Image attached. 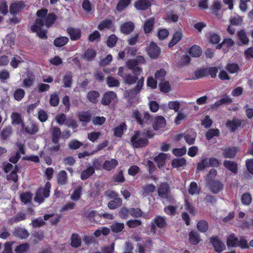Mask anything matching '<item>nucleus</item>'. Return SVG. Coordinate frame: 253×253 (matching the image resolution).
<instances>
[{
    "label": "nucleus",
    "instance_id": "nucleus-1",
    "mask_svg": "<svg viewBox=\"0 0 253 253\" xmlns=\"http://www.w3.org/2000/svg\"><path fill=\"white\" fill-rule=\"evenodd\" d=\"M47 12L46 9L38 10L37 12L38 18L31 27L32 31L36 32L38 36L42 39L46 38V31L42 30V27L44 26L48 28L54 23L56 18L54 14H47Z\"/></svg>",
    "mask_w": 253,
    "mask_h": 253
},
{
    "label": "nucleus",
    "instance_id": "nucleus-2",
    "mask_svg": "<svg viewBox=\"0 0 253 253\" xmlns=\"http://www.w3.org/2000/svg\"><path fill=\"white\" fill-rule=\"evenodd\" d=\"M130 143L133 147L140 148L147 145L148 141L145 137L144 133L136 131L131 137Z\"/></svg>",
    "mask_w": 253,
    "mask_h": 253
},
{
    "label": "nucleus",
    "instance_id": "nucleus-3",
    "mask_svg": "<svg viewBox=\"0 0 253 253\" xmlns=\"http://www.w3.org/2000/svg\"><path fill=\"white\" fill-rule=\"evenodd\" d=\"M124 80L126 83L129 84H133L137 80H138L136 86L131 91V93L133 95H137L139 93L143 85L144 79L143 77H142L138 80V77L136 76H132L130 75H126L125 77H124Z\"/></svg>",
    "mask_w": 253,
    "mask_h": 253
},
{
    "label": "nucleus",
    "instance_id": "nucleus-4",
    "mask_svg": "<svg viewBox=\"0 0 253 253\" xmlns=\"http://www.w3.org/2000/svg\"><path fill=\"white\" fill-rule=\"evenodd\" d=\"M134 239L137 242L138 253H145L147 250H150L153 246L152 240L149 238H142L139 235H136Z\"/></svg>",
    "mask_w": 253,
    "mask_h": 253
},
{
    "label": "nucleus",
    "instance_id": "nucleus-5",
    "mask_svg": "<svg viewBox=\"0 0 253 253\" xmlns=\"http://www.w3.org/2000/svg\"><path fill=\"white\" fill-rule=\"evenodd\" d=\"M50 187V182H47L44 188H41L37 192L35 201L39 203H42L44 198L48 197Z\"/></svg>",
    "mask_w": 253,
    "mask_h": 253
},
{
    "label": "nucleus",
    "instance_id": "nucleus-6",
    "mask_svg": "<svg viewBox=\"0 0 253 253\" xmlns=\"http://www.w3.org/2000/svg\"><path fill=\"white\" fill-rule=\"evenodd\" d=\"M132 117L135 119L137 122L140 125H142L144 123L148 122L151 118L148 113L144 112L142 114L137 110L133 111Z\"/></svg>",
    "mask_w": 253,
    "mask_h": 253
},
{
    "label": "nucleus",
    "instance_id": "nucleus-7",
    "mask_svg": "<svg viewBox=\"0 0 253 253\" xmlns=\"http://www.w3.org/2000/svg\"><path fill=\"white\" fill-rule=\"evenodd\" d=\"M55 120L57 123L60 125H62L65 124L68 126H71L73 128H76L77 126V125L74 121H66V116L62 113L57 114L55 117Z\"/></svg>",
    "mask_w": 253,
    "mask_h": 253
},
{
    "label": "nucleus",
    "instance_id": "nucleus-8",
    "mask_svg": "<svg viewBox=\"0 0 253 253\" xmlns=\"http://www.w3.org/2000/svg\"><path fill=\"white\" fill-rule=\"evenodd\" d=\"M149 56L153 59L157 58L161 53L160 48L154 42H151L147 50Z\"/></svg>",
    "mask_w": 253,
    "mask_h": 253
},
{
    "label": "nucleus",
    "instance_id": "nucleus-9",
    "mask_svg": "<svg viewBox=\"0 0 253 253\" xmlns=\"http://www.w3.org/2000/svg\"><path fill=\"white\" fill-rule=\"evenodd\" d=\"M210 241L217 253H220L225 250V245L217 237L211 238Z\"/></svg>",
    "mask_w": 253,
    "mask_h": 253
},
{
    "label": "nucleus",
    "instance_id": "nucleus-10",
    "mask_svg": "<svg viewBox=\"0 0 253 253\" xmlns=\"http://www.w3.org/2000/svg\"><path fill=\"white\" fill-rule=\"evenodd\" d=\"M117 98L116 94L113 91H108L105 93L102 99V103L105 105H109Z\"/></svg>",
    "mask_w": 253,
    "mask_h": 253
},
{
    "label": "nucleus",
    "instance_id": "nucleus-11",
    "mask_svg": "<svg viewBox=\"0 0 253 253\" xmlns=\"http://www.w3.org/2000/svg\"><path fill=\"white\" fill-rule=\"evenodd\" d=\"M166 125L165 119L162 116H157L155 118L153 122V127L155 130H159L164 128Z\"/></svg>",
    "mask_w": 253,
    "mask_h": 253
},
{
    "label": "nucleus",
    "instance_id": "nucleus-12",
    "mask_svg": "<svg viewBox=\"0 0 253 253\" xmlns=\"http://www.w3.org/2000/svg\"><path fill=\"white\" fill-rule=\"evenodd\" d=\"M169 187L168 184L162 183L158 189L159 196L163 198H169Z\"/></svg>",
    "mask_w": 253,
    "mask_h": 253
},
{
    "label": "nucleus",
    "instance_id": "nucleus-13",
    "mask_svg": "<svg viewBox=\"0 0 253 253\" xmlns=\"http://www.w3.org/2000/svg\"><path fill=\"white\" fill-rule=\"evenodd\" d=\"M24 6L25 4L23 1L14 2L10 6V12L13 14H17L19 12Z\"/></svg>",
    "mask_w": 253,
    "mask_h": 253
},
{
    "label": "nucleus",
    "instance_id": "nucleus-14",
    "mask_svg": "<svg viewBox=\"0 0 253 253\" xmlns=\"http://www.w3.org/2000/svg\"><path fill=\"white\" fill-rule=\"evenodd\" d=\"M242 121L236 118H234L231 120L227 122L226 126L231 129L232 131H234L238 127L241 125Z\"/></svg>",
    "mask_w": 253,
    "mask_h": 253
},
{
    "label": "nucleus",
    "instance_id": "nucleus-15",
    "mask_svg": "<svg viewBox=\"0 0 253 253\" xmlns=\"http://www.w3.org/2000/svg\"><path fill=\"white\" fill-rule=\"evenodd\" d=\"M237 152L236 147H227L223 149L222 154L225 158H232L235 156Z\"/></svg>",
    "mask_w": 253,
    "mask_h": 253
},
{
    "label": "nucleus",
    "instance_id": "nucleus-16",
    "mask_svg": "<svg viewBox=\"0 0 253 253\" xmlns=\"http://www.w3.org/2000/svg\"><path fill=\"white\" fill-rule=\"evenodd\" d=\"M168 158V154L162 153L155 157L154 161L157 163L158 167L161 168L165 164L166 160Z\"/></svg>",
    "mask_w": 253,
    "mask_h": 253
},
{
    "label": "nucleus",
    "instance_id": "nucleus-17",
    "mask_svg": "<svg viewBox=\"0 0 253 253\" xmlns=\"http://www.w3.org/2000/svg\"><path fill=\"white\" fill-rule=\"evenodd\" d=\"M67 32L72 40H77L81 37V33L79 29L69 28L67 29Z\"/></svg>",
    "mask_w": 253,
    "mask_h": 253
},
{
    "label": "nucleus",
    "instance_id": "nucleus-18",
    "mask_svg": "<svg viewBox=\"0 0 253 253\" xmlns=\"http://www.w3.org/2000/svg\"><path fill=\"white\" fill-rule=\"evenodd\" d=\"M224 166L232 172L236 174L237 172V164L234 162L226 160L223 162Z\"/></svg>",
    "mask_w": 253,
    "mask_h": 253
},
{
    "label": "nucleus",
    "instance_id": "nucleus-19",
    "mask_svg": "<svg viewBox=\"0 0 253 253\" xmlns=\"http://www.w3.org/2000/svg\"><path fill=\"white\" fill-rule=\"evenodd\" d=\"M57 180L58 184L61 185H65L67 183V175L65 170H61L57 174Z\"/></svg>",
    "mask_w": 253,
    "mask_h": 253
},
{
    "label": "nucleus",
    "instance_id": "nucleus-20",
    "mask_svg": "<svg viewBox=\"0 0 253 253\" xmlns=\"http://www.w3.org/2000/svg\"><path fill=\"white\" fill-rule=\"evenodd\" d=\"M134 28L132 22H128L124 23L121 26V32L124 34H128L131 32Z\"/></svg>",
    "mask_w": 253,
    "mask_h": 253
},
{
    "label": "nucleus",
    "instance_id": "nucleus-21",
    "mask_svg": "<svg viewBox=\"0 0 253 253\" xmlns=\"http://www.w3.org/2000/svg\"><path fill=\"white\" fill-rule=\"evenodd\" d=\"M118 161L114 159L106 161L103 164V168L107 170H110L118 165Z\"/></svg>",
    "mask_w": 253,
    "mask_h": 253
},
{
    "label": "nucleus",
    "instance_id": "nucleus-22",
    "mask_svg": "<svg viewBox=\"0 0 253 253\" xmlns=\"http://www.w3.org/2000/svg\"><path fill=\"white\" fill-rule=\"evenodd\" d=\"M85 216L90 221L96 222L100 215L98 214L95 211L88 210L85 212Z\"/></svg>",
    "mask_w": 253,
    "mask_h": 253
},
{
    "label": "nucleus",
    "instance_id": "nucleus-23",
    "mask_svg": "<svg viewBox=\"0 0 253 253\" xmlns=\"http://www.w3.org/2000/svg\"><path fill=\"white\" fill-rule=\"evenodd\" d=\"M13 234L15 236L21 239L27 238L29 235L26 230L20 228L16 229L13 232Z\"/></svg>",
    "mask_w": 253,
    "mask_h": 253
},
{
    "label": "nucleus",
    "instance_id": "nucleus-24",
    "mask_svg": "<svg viewBox=\"0 0 253 253\" xmlns=\"http://www.w3.org/2000/svg\"><path fill=\"white\" fill-rule=\"evenodd\" d=\"M135 7L139 10H145L150 6V3L147 0H139L135 4Z\"/></svg>",
    "mask_w": 253,
    "mask_h": 253
},
{
    "label": "nucleus",
    "instance_id": "nucleus-25",
    "mask_svg": "<svg viewBox=\"0 0 253 253\" xmlns=\"http://www.w3.org/2000/svg\"><path fill=\"white\" fill-rule=\"evenodd\" d=\"M184 138L189 145L193 144L195 140L196 133L192 131L186 132L184 134Z\"/></svg>",
    "mask_w": 253,
    "mask_h": 253
},
{
    "label": "nucleus",
    "instance_id": "nucleus-26",
    "mask_svg": "<svg viewBox=\"0 0 253 253\" xmlns=\"http://www.w3.org/2000/svg\"><path fill=\"white\" fill-rule=\"evenodd\" d=\"M222 188L223 184L219 181H214L210 185V190L214 193H217Z\"/></svg>",
    "mask_w": 253,
    "mask_h": 253
},
{
    "label": "nucleus",
    "instance_id": "nucleus-27",
    "mask_svg": "<svg viewBox=\"0 0 253 253\" xmlns=\"http://www.w3.org/2000/svg\"><path fill=\"white\" fill-rule=\"evenodd\" d=\"M182 37V33L181 31H176L173 34L171 41L169 43V46L171 47L176 44Z\"/></svg>",
    "mask_w": 253,
    "mask_h": 253
},
{
    "label": "nucleus",
    "instance_id": "nucleus-28",
    "mask_svg": "<svg viewBox=\"0 0 253 253\" xmlns=\"http://www.w3.org/2000/svg\"><path fill=\"white\" fill-rule=\"evenodd\" d=\"M232 102V99L227 95H224L219 100L216 101L212 105V107H216L224 104H229Z\"/></svg>",
    "mask_w": 253,
    "mask_h": 253
},
{
    "label": "nucleus",
    "instance_id": "nucleus-29",
    "mask_svg": "<svg viewBox=\"0 0 253 253\" xmlns=\"http://www.w3.org/2000/svg\"><path fill=\"white\" fill-rule=\"evenodd\" d=\"M155 22L154 18H151L144 23V30L145 33H150L153 28V25Z\"/></svg>",
    "mask_w": 253,
    "mask_h": 253
},
{
    "label": "nucleus",
    "instance_id": "nucleus-30",
    "mask_svg": "<svg viewBox=\"0 0 253 253\" xmlns=\"http://www.w3.org/2000/svg\"><path fill=\"white\" fill-rule=\"evenodd\" d=\"M69 41V39L66 37H60L55 39L54 44L57 47L65 45Z\"/></svg>",
    "mask_w": 253,
    "mask_h": 253
},
{
    "label": "nucleus",
    "instance_id": "nucleus-31",
    "mask_svg": "<svg viewBox=\"0 0 253 253\" xmlns=\"http://www.w3.org/2000/svg\"><path fill=\"white\" fill-rule=\"evenodd\" d=\"M155 186L153 184H148L144 186L142 190V195L144 197L146 196L150 193H153L155 190Z\"/></svg>",
    "mask_w": 253,
    "mask_h": 253
},
{
    "label": "nucleus",
    "instance_id": "nucleus-32",
    "mask_svg": "<svg viewBox=\"0 0 253 253\" xmlns=\"http://www.w3.org/2000/svg\"><path fill=\"white\" fill-rule=\"evenodd\" d=\"M99 96V93L96 91H89L87 95V98L89 101L93 103L97 102V98Z\"/></svg>",
    "mask_w": 253,
    "mask_h": 253
},
{
    "label": "nucleus",
    "instance_id": "nucleus-33",
    "mask_svg": "<svg viewBox=\"0 0 253 253\" xmlns=\"http://www.w3.org/2000/svg\"><path fill=\"white\" fill-rule=\"evenodd\" d=\"M52 133V140L55 143H57L61 135V131L59 128L53 127L51 128Z\"/></svg>",
    "mask_w": 253,
    "mask_h": 253
},
{
    "label": "nucleus",
    "instance_id": "nucleus-34",
    "mask_svg": "<svg viewBox=\"0 0 253 253\" xmlns=\"http://www.w3.org/2000/svg\"><path fill=\"white\" fill-rule=\"evenodd\" d=\"M94 172V169L92 167H89L86 169L84 170L81 175L82 180H85Z\"/></svg>",
    "mask_w": 253,
    "mask_h": 253
},
{
    "label": "nucleus",
    "instance_id": "nucleus-35",
    "mask_svg": "<svg viewBox=\"0 0 253 253\" xmlns=\"http://www.w3.org/2000/svg\"><path fill=\"white\" fill-rule=\"evenodd\" d=\"M189 240L190 243L193 245H197L200 241L199 234L194 231L189 233Z\"/></svg>",
    "mask_w": 253,
    "mask_h": 253
},
{
    "label": "nucleus",
    "instance_id": "nucleus-36",
    "mask_svg": "<svg viewBox=\"0 0 253 253\" xmlns=\"http://www.w3.org/2000/svg\"><path fill=\"white\" fill-rule=\"evenodd\" d=\"M186 161L184 158H177L174 159L171 163L173 168H178L186 165Z\"/></svg>",
    "mask_w": 253,
    "mask_h": 253
},
{
    "label": "nucleus",
    "instance_id": "nucleus-37",
    "mask_svg": "<svg viewBox=\"0 0 253 253\" xmlns=\"http://www.w3.org/2000/svg\"><path fill=\"white\" fill-rule=\"evenodd\" d=\"M18 146L19 147V150L17 152L15 157L14 158L10 157L9 159V161L14 164L18 162V160L20 158V154L24 153L23 146L22 145H18Z\"/></svg>",
    "mask_w": 253,
    "mask_h": 253
},
{
    "label": "nucleus",
    "instance_id": "nucleus-38",
    "mask_svg": "<svg viewBox=\"0 0 253 253\" xmlns=\"http://www.w3.org/2000/svg\"><path fill=\"white\" fill-rule=\"evenodd\" d=\"M238 239L234 235H230L227 240L228 246L235 247L238 245Z\"/></svg>",
    "mask_w": 253,
    "mask_h": 253
},
{
    "label": "nucleus",
    "instance_id": "nucleus-39",
    "mask_svg": "<svg viewBox=\"0 0 253 253\" xmlns=\"http://www.w3.org/2000/svg\"><path fill=\"white\" fill-rule=\"evenodd\" d=\"M96 56L95 51L92 49H88L84 55V58L87 61L92 60Z\"/></svg>",
    "mask_w": 253,
    "mask_h": 253
},
{
    "label": "nucleus",
    "instance_id": "nucleus-40",
    "mask_svg": "<svg viewBox=\"0 0 253 253\" xmlns=\"http://www.w3.org/2000/svg\"><path fill=\"white\" fill-rule=\"evenodd\" d=\"M82 188L81 186H78L71 195V198L72 200L77 201L80 198Z\"/></svg>",
    "mask_w": 253,
    "mask_h": 253
},
{
    "label": "nucleus",
    "instance_id": "nucleus-41",
    "mask_svg": "<svg viewBox=\"0 0 253 253\" xmlns=\"http://www.w3.org/2000/svg\"><path fill=\"white\" fill-rule=\"evenodd\" d=\"M72 75L68 73L64 76L62 82L65 87H70L72 83Z\"/></svg>",
    "mask_w": 253,
    "mask_h": 253
},
{
    "label": "nucleus",
    "instance_id": "nucleus-42",
    "mask_svg": "<svg viewBox=\"0 0 253 253\" xmlns=\"http://www.w3.org/2000/svg\"><path fill=\"white\" fill-rule=\"evenodd\" d=\"M202 53V51L199 46L194 45L189 50V54L193 57H198Z\"/></svg>",
    "mask_w": 253,
    "mask_h": 253
},
{
    "label": "nucleus",
    "instance_id": "nucleus-43",
    "mask_svg": "<svg viewBox=\"0 0 253 253\" xmlns=\"http://www.w3.org/2000/svg\"><path fill=\"white\" fill-rule=\"evenodd\" d=\"M110 231V229L107 227H101L94 232V235L96 237H99L101 234L106 236L109 234Z\"/></svg>",
    "mask_w": 253,
    "mask_h": 253
},
{
    "label": "nucleus",
    "instance_id": "nucleus-44",
    "mask_svg": "<svg viewBox=\"0 0 253 253\" xmlns=\"http://www.w3.org/2000/svg\"><path fill=\"white\" fill-rule=\"evenodd\" d=\"M78 118L81 122H88L90 119L91 115L87 112H82L79 114Z\"/></svg>",
    "mask_w": 253,
    "mask_h": 253
},
{
    "label": "nucleus",
    "instance_id": "nucleus-45",
    "mask_svg": "<svg viewBox=\"0 0 253 253\" xmlns=\"http://www.w3.org/2000/svg\"><path fill=\"white\" fill-rule=\"evenodd\" d=\"M112 22L110 20H106L102 22L98 27L100 30H106L112 28Z\"/></svg>",
    "mask_w": 253,
    "mask_h": 253
},
{
    "label": "nucleus",
    "instance_id": "nucleus-46",
    "mask_svg": "<svg viewBox=\"0 0 253 253\" xmlns=\"http://www.w3.org/2000/svg\"><path fill=\"white\" fill-rule=\"evenodd\" d=\"M125 129H126V125L122 124L114 128V135L117 137H121Z\"/></svg>",
    "mask_w": 253,
    "mask_h": 253
},
{
    "label": "nucleus",
    "instance_id": "nucleus-47",
    "mask_svg": "<svg viewBox=\"0 0 253 253\" xmlns=\"http://www.w3.org/2000/svg\"><path fill=\"white\" fill-rule=\"evenodd\" d=\"M81 244V239L77 234H73L71 237V245L73 247H78Z\"/></svg>",
    "mask_w": 253,
    "mask_h": 253
},
{
    "label": "nucleus",
    "instance_id": "nucleus-48",
    "mask_svg": "<svg viewBox=\"0 0 253 253\" xmlns=\"http://www.w3.org/2000/svg\"><path fill=\"white\" fill-rule=\"evenodd\" d=\"M238 37L240 42L244 44L249 42V39L246 35V33L243 30L239 31L238 33Z\"/></svg>",
    "mask_w": 253,
    "mask_h": 253
},
{
    "label": "nucleus",
    "instance_id": "nucleus-49",
    "mask_svg": "<svg viewBox=\"0 0 253 253\" xmlns=\"http://www.w3.org/2000/svg\"><path fill=\"white\" fill-rule=\"evenodd\" d=\"M82 7L86 13L92 12L93 9L92 5L88 0H84L82 3Z\"/></svg>",
    "mask_w": 253,
    "mask_h": 253
},
{
    "label": "nucleus",
    "instance_id": "nucleus-50",
    "mask_svg": "<svg viewBox=\"0 0 253 253\" xmlns=\"http://www.w3.org/2000/svg\"><path fill=\"white\" fill-rule=\"evenodd\" d=\"M11 118L13 125H19L22 123L21 115L17 113H13L11 115Z\"/></svg>",
    "mask_w": 253,
    "mask_h": 253
},
{
    "label": "nucleus",
    "instance_id": "nucleus-51",
    "mask_svg": "<svg viewBox=\"0 0 253 253\" xmlns=\"http://www.w3.org/2000/svg\"><path fill=\"white\" fill-rule=\"evenodd\" d=\"M198 229L202 232H206L208 229V224L205 220H201L199 221L197 225Z\"/></svg>",
    "mask_w": 253,
    "mask_h": 253
},
{
    "label": "nucleus",
    "instance_id": "nucleus-52",
    "mask_svg": "<svg viewBox=\"0 0 253 253\" xmlns=\"http://www.w3.org/2000/svg\"><path fill=\"white\" fill-rule=\"evenodd\" d=\"M26 131L30 134H34L38 132V127L35 123H31L26 128Z\"/></svg>",
    "mask_w": 253,
    "mask_h": 253
},
{
    "label": "nucleus",
    "instance_id": "nucleus-53",
    "mask_svg": "<svg viewBox=\"0 0 253 253\" xmlns=\"http://www.w3.org/2000/svg\"><path fill=\"white\" fill-rule=\"evenodd\" d=\"M130 2V0H120L117 6V10L122 11L129 4Z\"/></svg>",
    "mask_w": 253,
    "mask_h": 253
},
{
    "label": "nucleus",
    "instance_id": "nucleus-54",
    "mask_svg": "<svg viewBox=\"0 0 253 253\" xmlns=\"http://www.w3.org/2000/svg\"><path fill=\"white\" fill-rule=\"evenodd\" d=\"M199 189L195 182H192L188 189V192L191 195H194L199 193Z\"/></svg>",
    "mask_w": 253,
    "mask_h": 253
},
{
    "label": "nucleus",
    "instance_id": "nucleus-55",
    "mask_svg": "<svg viewBox=\"0 0 253 253\" xmlns=\"http://www.w3.org/2000/svg\"><path fill=\"white\" fill-rule=\"evenodd\" d=\"M122 204V200L120 198H116L108 203V207L110 209H114L119 207Z\"/></svg>",
    "mask_w": 253,
    "mask_h": 253
},
{
    "label": "nucleus",
    "instance_id": "nucleus-56",
    "mask_svg": "<svg viewBox=\"0 0 253 253\" xmlns=\"http://www.w3.org/2000/svg\"><path fill=\"white\" fill-rule=\"evenodd\" d=\"M18 171V169L17 167L14 169L12 171L11 173L8 175H7V178L8 180H11L14 182H16L18 180V175L17 173Z\"/></svg>",
    "mask_w": 253,
    "mask_h": 253
},
{
    "label": "nucleus",
    "instance_id": "nucleus-57",
    "mask_svg": "<svg viewBox=\"0 0 253 253\" xmlns=\"http://www.w3.org/2000/svg\"><path fill=\"white\" fill-rule=\"evenodd\" d=\"M154 222L159 228H163L166 225V222L164 218L161 216H156Z\"/></svg>",
    "mask_w": 253,
    "mask_h": 253
},
{
    "label": "nucleus",
    "instance_id": "nucleus-58",
    "mask_svg": "<svg viewBox=\"0 0 253 253\" xmlns=\"http://www.w3.org/2000/svg\"><path fill=\"white\" fill-rule=\"evenodd\" d=\"M25 95V91L21 88L17 89L15 90L14 93V98L17 100H21Z\"/></svg>",
    "mask_w": 253,
    "mask_h": 253
},
{
    "label": "nucleus",
    "instance_id": "nucleus-59",
    "mask_svg": "<svg viewBox=\"0 0 253 253\" xmlns=\"http://www.w3.org/2000/svg\"><path fill=\"white\" fill-rule=\"evenodd\" d=\"M219 131L218 129H211L207 131L206 137L208 140L211 139L214 136H218Z\"/></svg>",
    "mask_w": 253,
    "mask_h": 253
},
{
    "label": "nucleus",
    "instance_id": "nucleus-60",
    "mask_svg": "<svg viewBox=\"0 0 253 253\" xmlns=\"http://www.w3.org/2000/svg\"><path fill=\"white\" fill-rule=\"evenodd\" d=\"M29 248V245L27 243L21 244L16 247L15 251L17 253H24Z\"/></svg>",
    "mask_w": 253,
    "mask_h": 253
},
{
    "label": "nucleus",
    "instance_id": "nucleus-61",
    "mask_svg": "<svg viewBox=\"0 0 253 253\" xmlns=\"http://www.w3.org/2000/svg\"><path fill=\"white\" fill-rule=\"evenodd\" d=\"M107 82L109 87L118 86L120 84L118 80L112 77H108Z\"/></svg>",
    "mask_w": 253,
    "mask_h": 253
},
{
    "label": "nucleus",
    "instance_id": "nucleus-62",
    "mask_svg": "<svg viewBox=\"0 0 253 253\" xmlns=\"http://www.w3.org/2000/svg\"><path fill=\"white\" fill-rule=\"evenodd\" d=\"M166 75V71L163 69H161L160 70L157 71L155 74V78L157 80L161 81H163Z\"/></svg>",
    "mask_w": 253,
    "mask_h": 253
},
{
    "label": "nucleus",
    "instance_id": "nucleus-63",
    "mask_svg": "<svg viewBox=\"0 0 253 253\" xmlns=\"http://www.w3.org/2000/svg\"><path fill=\"white\" fill-rule=\"evenodd\" d=\"M252 198L249 193H245L242 197V202L243 204L249 205L252 202Z\"/></svg>",
    "mask_w": 253,
    "mask_h": 253
},
{
    "label": "nucleus",
    "instance_id": "nucleus-64",
    "mask_svg": "<svg viewBox=\"0 0 253 253\" xmlns=\"http://www.w3.org/2000/svg\"><path fill=\"white\" fill-rule=\"evenodd\" d=\"M124 228V225L121 223H115L112 225L111 229L114 232H121Z\"/></svg>",
    "mask_w": 253,
    "mask_h": 253
}]
</instances>
